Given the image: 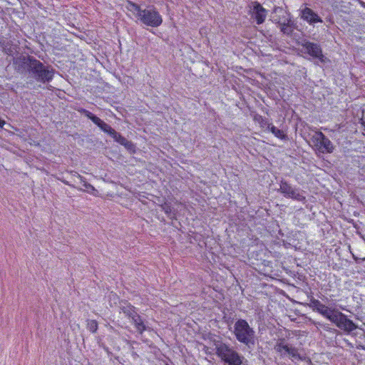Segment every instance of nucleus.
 <instances>
[{"mask_svg": "<svg viewBox=\"0 0 365 365\" xmlns=\"http://www.w3.org/2000/svg\"><path fill=\"white\" fill-rule=\"evenodd\" d=\"M15 63L17 65L19 71H28L37 81L46 83L51 81L53 78V70L45 66L34 58L23 57L17 59Z\"/></svg>", "mask_w": 365, "mask_h": 365, "instance_id": "f257e3e1", "label": "nucleus"}, {"mask_svg": "<svg viewBox=\"0 0 365 365\" xmlns=\"http://www.w3.org/2000/svg\"><path fill=\"white\" fill-rule=\"evenodd\" d=\"M126 9L144 25L150 27H158L163 23V17L154 6H148L142 9L139 5L128 1Z\"/></svg>", "mask_w": 365, "mask_h": 365, "instance_id": "f03ea898", "label": "nucleus"}, {"mask_svg": "<svg viewBox=\"0 0 365 365\" xmlns=\"http://www.w3.org/2000/svg\"><path fill=\"white\" fill-rule=\"evenodd\" d=\"M234 335L236 339L247 346L254 345L255 331L245 319H237L234 324Z\"/></svg>", "mask_w": 365, "mask_h": 365, "instance_id": "7ed1b4c3", "label": "nucleus"}, {"mask_svg": "<svg viewBox=\"0 0 365 365\" xmlns=\"http://www.w3.org/2000/svg\"><path fill=\"white\" fill-rule=\"evenodd\" d=\"M216 354L227 365H242L243 356L230 345L219 342L215 344Z\"/></svg>", "mask_w": 365, "mask_h": 365, "instance_id": "20e7f679", "label": "nucleus"}, {"mask_svg": "<svg viewBox=\"0 0 365 365\" xmlns=\"http://www.w3.org/2000/svg\"><path fill=\"white\" fill-rule=\"evenodd\" d=\"M311 142L314 150L319 153H331L334 150V146L331 141L321 131H315L312 134Z\"/></svg>", "mask_w": 365, "mask_h": 365, "instance_id": "39448f33", "label": "nucleus"}, {"mask_svg": "<svg viewBox=\"0 0 365 365\" xmlns=\"http://www.w3.org/2000/svg\"><path fill=\"white\" fill-rule=\"evenodd\" d=\"M339 329L346 332H351L356 329V324L349 319L344 313L336 310L330 319Z\"/></svg>", "mask_w": 365, "mask_h": 365, "instance_id": "423d86ee", "label": "nucleus"}, {"mask_svg": "<svg viewBox=\"0 0 365 365\" xmlns=\"http://www.w3.org/2000/svg\"><path fill=\"white\" fill-rule=\"evenodd\" d=\"M279 191L285 197L292 198L299 202L305 200V197L299 189L293 187L286 181H281Z\"/></svg>", "mask_w": 365, "mask_h": 365, "instance_id": "0eeeda50", "label": "nucleus"}, {"mask_svg": "<svg viewBox=\"0 0 365 365\" xmlns=\"http://www.w3.org/2000/svg\"><path fill=\"white\" fill-rule=\"evenodd\" d=\"M249 13L257 24H262L267 16V11L257 1L250 4Z\"/></svg>", "mask_w": 365, "mask_h": 365, "instance_id": "6e6552de", "label": "nucleus"}, {"mask_svg": "<svg viewBox=\"0 0 365 365\" xmlns=\"http://www.w3.org/2000/svg\"><path fill=\"white\" fill-rule=\"evenodd\" d=\"M274 350L279 354L282 357L289 356L293 359L299 358L298 350L295 347L286 344L284 340L277 341L274 346Z\"/></svg>", "mask_w": 365, "mask_h": 365, "instance_id": "1a4fd4ad", "label": "nucleus"}, {"mask_svg": "<svg viewBox=\"0 0 365 365\" xmlns=\"http://www.w3.org/2000/svg\"><path fill=\"white\" fill-rule=\"evenodd\" d=\"M123 311L132 319L135 327L140 334H143L146 330V326L143 323L141 317L135 311V307L131 305H128L123 308Z\"/></svg>", "mask_w": 365, "mask_h": 365, "instance_id": "9d476101", "label": "nucleus"}, {"mask_svg": "<svg viewBox=\"0 0 365 365\" xmlns=\"http://www.w3.org/2000/svg\"><path fill=\"white\" fill-rule=\"evenodd\" d=\"M310 306L314 311L317 312L329 321L336 311V309L330 308L322 304L318 299H312Z\"/></svg>", "mask_w": 365, "mask_h": 365, "instance_id": "9b49d317", "label": "nucleus"}, {"mask_svg": "<svg viewBox=\"0 0 365 365\" xmlns=\"http://www.w3.org/2000/svg\"><path fill=\"white\" fill-rule=\"evenodd\" d=\"M304 48L312 57L319 59L321 62L325 61V57L322 54V48L317 43L307 42L304 44Z\"/></svg>", "mask_w": 365, "mask_h": 365, "instance_id": "f8f14e48", "label": "nucleus"}, {"mask_svg": "<svg viewBox=\"0 0 365 365\" xmlns=\"http://www.w3.org/2000/svg\"><path fill=\"white\" fill-rule=\"evenodd\" d=\"M302 18L309 24L322 22V19L311 9L307 7L302 11Z\"/></svg>", "mask_w": 365, "mask_h": 365, "instance_id": "ddd939ff", "label": "nucleus"}, {"mask_svg": "<svg viewBox=\"0 0 365 365\" xmlns=\"http://www.w3.org/2000/svg\"><path fill=\"white\" fill-rule=\"evenodd\" d=\"M254 121L257 123L260 128L264 129V130H268L272 123H269L268 120L266 118H264L261 115L255 114L254 115Z\"/></svg>", "mask_w": 365, "mask_h": 365, "instance_id": "4468645a", "label": "nucleus"}, {"mask_svg": "<svg viewBox=\"0 0 365 365\" xmlns=\"http://www.w3.org/2000/svg\"><path fill=\"white\" fill-rule=\"evenodd\" d=\"M281 31L284 34H291L293 31V22L289 19H285L283 22H279Z\"/></svg>", "mask_w": 365, "mask_h": 365, "instance_id": "2eb2a0df", "label": "nucleus"}, {"mask_svg": "<svg viewBox=\"0 0 365 365\" xmlns=\"http://www.w3.org/2000/svg\"><path fill=\"white\" fill-rule=\"evenodd\" d=\"M267 131H270L276 138L280 140H286L287 138V135L284 133V132L282 130L277 128L272 124Z\"/></svg>", "mask_w": 365, "mask_h": 365, "instance_id": "dca6fc26", "label": "nucleus"}, {"mask_svg": "<svg viewBox=\"0 0 365 365\" xmlns=\"http://www.w3.org/2000/svg\"><path fill=\"white\" fill-rule=\"evenodd\" d=\"M77 177L80 180V182L82 183L83 186L86 188V191L89 193L93 194V192L96 191L95 187L92 185L88 183L83 176L78 174Z\"/></svg>", "mask_w": 365, "mask_h": 365, "instance_id": "f3484780", "label": "nucleus"}, {"mask_svg": "<svg viewBox=\"0 0 365 365\" xmlns=\"http://www.w3.org/2000/svg\"><path fill=\"white\" fill-rule=\"evenodd\" d=\"M4 51L9 56H14L16 53H17V46L16 45H9V43L3 45Z\"/></svg>", "mask_w": 365, "mask_h": 365, "instance_id": "a211bd4d", "label": "nucleus"}, {"mask_svg": "<svg viewBox=\"0 0 365 365\" xmlns=\"http://www.w3.org/2000/svg\"><path fill=\"white\" fill-rule=\"evenodd\" d=\"M98 127H99L103 132L109 134L110 135H111V134L114 132V129L112 128L109 125H108L107 123H106L105 122L102 121V123H101L100 125H98Z\"/></svg>", "mask_w": 365, "mask_h": 365, "instance_id": "6ab92c4d", "label": "nucleus"}, {"mask_svg": "<svg viewBox=\"0 0 365 365\" xmlns=\"http://www.w3.org/2000/svg\"><path fill=\"white\" fill-rule=\"evenodd\" d=\"M110 136L115 140V141L120 143V145H122L123 143H125V140H127L125 138L122 136L120 133H118L115 130H114V132L111 134Z\"/></svg>", "mask_w": 365, "mask_h": 365, "instance_id": "aec40b11", "label": "nucleus"}, {"mask_svg": "<svg viewBox=\"0 0 365 365\" xmlns=\"http://www.w3.org/2000/svg\"><path fill=\"white\" fill-rule=\"evenodd\" d=\"M87 328L88 329L95 333L98 329V323L96 320H88L87 322Z\"/></svg>", "mask_w": 365, "mask_h": 365, "instance_id": "412c9836", "label": "nucleus"}, {"mask_svg": "<svg viewBox=\"0 0 365 365\" xmlns=\"http://www.w3.org/2000/svg\"><path fill=\"white\" fill-rule=\"evenodd\" d=\"M122 145H123L127 150L130 151H134L135 148V145L131 141L128 140H126L125 142L122 144Z\"/></svg>", "mask_w": 365, "mask_h": 365, "instance_id": "4be33fe9", "label": "nucleus"}, {"mask_svg": "<svg viewBox=\"0 0 365 365\" xmlns=\"http://www.w3.org/2000/svg\"><path fill=\"white\" fill-rule=\"evenodd\" d=\"M162 210L168 215H170L172 213V207L168 203L163 204L162 206Z\"/></svg>", "mask_w": 365, "mask_h": 365, "instance_id": "5701e85b", "label": "nucleus"}, {"mask_svg": "<svg viewBox=\"0 0 365 365\" xmlns=\"http://www.w3.org/2000/svg\"><path fill=\"white\" fill-rule=\"evenodd\" d=\"M91 120L94 123L96 124L97 126L100 125L101 123H102V120L100 119L98 117H97L96 115H93L92 116Z\"/></svg>", "mask_w": 365, "mask_h": 365, "instance_id": "b1692460", "label": "nucleus"}, {"mask_svg": "<svg viewBox=\"0 0 365 365\" xmlns=\"http://www.w3.org/2000/svg\"><path fill=\"white\" fill-rule=\"evenodd\" d=\"M82 113H83L90 120L91 119L92 116L94 115V114H93L91 112L85 109L82 110Z\"/></svg>", "mask_w": 365, "mask_h": 365, "instance_id": "393cba45", "label": "nucleus"}, {"mask_svg": "<svg viewBox=\"0 0 365 365\" xmlns=\"http://www.w3.org/2000/svg\"><path fill=\"white\" fill-rule=\"evenodd\" d=\"M5 123H6L5 121L0 118V128H3L4 125H5Z\"/></svg>", "mask_w": 365, "mask_h": 365, "instance_id": "a878e982", "label": "nucleus"}, {"mask_svg": "<svg viewBox=\"0 0 365 365\" xmlns=\"http://www.w3.org/2000/svg\"><path fill=\"white\" fill-rule=\"evenodd\" d=\"M278 10L282 11V9H280V8H275L274 9V12H277Z\"/></svg>", "mask_w": 365, "mask_h": 365, "instance_id": "bb28decb", "label": "nucleus"}, {"mask_svg": "<svg viewBox=\"0 0 365 365\" xmlns=\"http://www.w3.org/2000/svg\"><path fill=\"white\" fill-rule=\"evenodd\" d=\"M324 329H326V330H328L329 327H328V326L324 325Z\"/></svg>", "mask_w": 365, "mask_h": 365, "instance_id": "cd10ccee", "label": "nucleus"}]
</instances>
